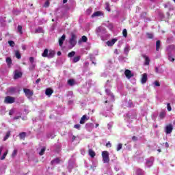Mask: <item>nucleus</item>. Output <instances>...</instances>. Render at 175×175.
Instances as JSON below:
<instances>
[{"label": "nucleus", "mask_w": 175, "mask_h": 175, "mask_svg": "<svg viewBox=\"0 0 175 175\" xmlns=\"http://www.w3.org/2000/svg\"><path fill=\"white\" fill-rule=\"evenodd\" d=\"M103 161L104 163H109L110 161V158L109 157V152L103 151L102 152Z\"/></svg>", "instance_id": "1"}, {"label": "nucleus", "mask_w": 175, "mask_h": 175, "mask_svg": "<svg viewBox=\"0 0 175 175\" xmlns=\"http://www.w3.org/2000/svg\"><path fill=\"white\" fill-rule=\"evenodd\" d=\"M16 101V98L14 97L8 96L5 98L4 103H6L7 105H12V103H14Z\"/></svg>", "instance_id": "2"}, {"label": "nucleus", "mask_w": 175, "mask_h": 175, "mask_svg": "<svg viewBox=\"0 0 175 175\" xmlns=\"http://www.w3.org/2000/svg\"><path fill=\"white\" fill-rule=\"evenodd\" d=\"M77 37L75 34L71 35V38L69 40V44H70L71 47H75L77 42L76 41Z\"/></svg>", "instance_id": "3"}, {"label": "nucleus", "mask_w": 175, "mask_h": 175, "mask_svg": "<svg viewBox=\"0 0 175 175\" xmlns=\"http://www.w3.org/2000/svg\"><path fill=\"white\" fill-rule=\"evenodd\" d=\"M23 92L25 94V96H27V98H28V99H31V98L33 96V91L29 89L24 88Z\"/></svg>", "instance_id": "4"}, {"label": "nucleus", "mask_w": 175, "mask_h": 175, "mask_svg": "<svg viewBox=\"0 0 175 175\" xmlns=\"http://www.w3.org/2000/svg\"><path fill=\"white\" fill-rule=\"evenodd\" d=\"M172 132H173V125L172 124H170L165 127V133H167V135H169Z\"/></svg>", "instance_id": "5"}, {"label": "nucleus", "mask_w": 175, "mask_h": 175, "mask_svg": "<svg viewBox=\"0 0 175 175\" xmlns=\"http://www.w3.org/2000/svg\"><path fill=\"white\" fill-rule=\"evenodd\" d=\"M142 58H144V59H145L144 65L146 66H148V65H150V62L151 61L150 59V57H148V56H147L146 54H142Z\"/></svg>", "instance_id": "6"}, {"label": "nucleus", "mask_w": 175, "mask_h": 175, "mask_svg": "<svg viewBox=\"0 0 175 175\" xmlns=\"http://www.w3.org/2000/svg\"><path fill=\"white\" fill-rule=\"evenodd\" d=\"M124 75L127 79H131V77H133V74H132V71H131V70H126L124 71Z\"/></svg>", "instance_id": "7"}, {"label": "nucleus", "mask_w": 175, "mask_h": 175, "mask_svg": "<svg viewBox=\"0 0 175 175\" xmlns=\"http://www.w3.org/2000/svg\"><path fill=\"white\" fill-rule=\"evenodd\" d=\"M23 76V72H18V70H15V74L14 75V80H17V79H20Z\"/></svg>", "instance_id": "8"}, {"label": "nucleus", "mask_w": 175, "mask_h": 175, "mask_svg": "<svg viewBox=\"0 0 175 175\" xmlns=\"http://www.w3.org/2000/svg\"><path fill=\"white\" fill-rule=\"evenodd\" d=\"M90 120L89 117H87V115H83L80 120L79 124H85V121H88Z\"/></svg>", "instance_id": "9"}, {"label": "nucleus", "mask_w": 175, "mask_h": 175, "mask_svg": "<svg viewBox=\"0 0 175 175\" xmlns=\"http://www.w3.org/2000/svg\"><path fill=\"white\" fill-rule=\"evenodd\" d=\"M65 39H66V36L64 34L61 36V38L59 39V46L60 47H62V45L64 44V42H65Z\"/></svg>", "instance_id": "10"}, {"label": "nucleus", "mask_w": 175, "mask_h": 175, "mask_svg": "<svg viewBox=\"0 0 175 175\" xmlns=\"http://www.w3.org/2000/svg\"><path fill=\"white\" fill-rule=\"evenodd\" d=\"M53 92H54V90H53V89L48 88L45 90V95H46L47 96H51Z\"/></svg>", "instance_id": "11"}, {"label": "nucleus", "mask_w": 175, "mask_h": 175, "mask_svg": "<svg viewBox=\"0 0 175 175\" xmlns=\"http://www.w3.org/2000/svg\"><path fill=\"white\" fill-rule=\"evenodd\" d=\"M147 73H144L142 75V79H141V83L142 84H146L147 83Z\"/></svg>", "instance_id": "12"}, {"label": "nucleus", "mask_w": 175, "mask_h": 175, "mask_svg": "<svg viewBox=\"0 0 175 175\" xmlns=\"http://www.w3.org/2000/svg\"><path fill=\"white\" fill-rule=\"evenodd\" d=\"M99 16H103V13L100 11H97L92 14V18H94V17H99Z\"/></svg>", "instance_id": "13"}, {"label": "nucleus", "mask_w": 175, "mask_h": 175, "mask_svg": "<svg viewBox=\"0 0 175 175\" xmlns=\"http://www.w3.org/2000/svg\"><path fill=\"white\" fill-rule=\"evenodd\" d=\"M116 42H117V39L113 38L111 41H107V46H111L114 45Z\"/></svg>", "instance_id": "14"}, {"label": "nucleus", "mask_w": 175, "mask_h": 175, "mask_svg": "<svg viewBox=\"0 0 175 175\" xmlns=\"http://www.w3.org/2000/svg\"><path fill=\"white\" fill-rule=\"evenodd\" d=\"M35 33H44V30H43V27H38L35 30Z\"/></svg>", "instance_id": "15"}, {"label": "nucleus", "mask_w": 175, "mask_h": 175, "mask_svg": "<svg viewBox=\"0 0 175 175\" xmlns=\"http://www.w3.org/2000/svg\"><path fill=\"white\" fill-rule=\"evenodd\" d=\"M88 152H89V155H90V157H91V158H95V155H96V154L92 149H89Z\"/></svg>", "instance_id": "16"}, {"label": "nucleus", "mask_w": 175, "mask_h": 175, "mask_svg": "<svg viewBox=\"0 0 175 175\" xmlns=\"http://www.w3.org/2000/svg\"><path fill=\"white\" fill-rule=\"evenodd\" d=\"M54 55H55V51H49L48 53V58H54Z\"/></svg>", "instance_id": "17"}, {"label": "nucleus", "mask_w": 175, "mask_h": 175, "mask_svg": "<svg viewBox=\"0 0 175 175\" xmlns=\"http://www.w3.org/2000/svg\"><path fill=\"white\" fill-rule=\"evenodd\" d=\"M68 84L70 87H73V85H75L76 84V82L75 81V79H71L68 80Z\"/></svg>", "instance_id": "18"}, {"label": "nucleus", "mask_w": 175, "mask_h": 175, "mask_svg": "<svg viewBox=\"0 0 175 175\" xmlns=\"http://www.w3.org/2000/svg\"><path fill=\"white\" fill-rule=\"evenodd\" d=\"M42 57H44V58H46V57H49V49H45L44 50V52L42 54Z\"/></svg>", "instance_id": "19"}, {"label": "nucleus", "mask_w": 175, "mask_h": 175, "mask_svg": "<svg viewBox=\"0 0 175 175\" xmlns=\"http://www.w3.org/2000/svg\"><path fill=\"white\" fill-rule=\"evenodd\" d=\"M159 49H161V40H157L156 42V51H159Z\"/></svg>", "instance_id": "20"}, {"label": "nucleus", "mask_w": 175, "mask_h": 175, "mask_svg": "<svg viewBox=\"0 0 175 175\" xmlns=\"http://www.w3.org/2000/svg\"><path fill=\"white\" fill-rule=\"evenodd\" d=\"M27 136V133L25 132H22L19 133V137L20 139H25V137Z\"/></svg>", "instance_id": "21"}, {"label": "nucleus", "mask_w": 175, "mask_h": 175, "mask_svg": "<svg viewBox=\"0 0 175 175\" xmlns=\"http://www.w3.org/2000/svg\"><path fill=\"white\" fill-rule=\"evenodd\" d=\"M17 31H18V33H20V35H23V26L18 25Z\"/></svg>", "instance_id": "22"}, {"label": "nucleus", "mask_w": 175, "mask_h": 175, "mask_svg": "<svg viewBox=\"0 0 175 175\" xmlns=\"http://www.w3.org/2000/svg\"><path fill=\"white\" fill-rule=\"evenodd\" d=\"M80 56H76L73 58L72 62L73 64H76L77 62H79V61H80Z\"/></svg>", "instance_id": "23"}, {"label": "nucleus", "mask_w": 175, "mask_h": 175, "mask_svg": "<svg viewBox=\"0 0 175 175\" xmlns=\"http://www.w3.org/2000/svg\"><path fill=\"white\" fill-rule=\"evenodd\" d=\"M15 57L18 59H20L21 58V54L20 53L19 51H15Z\"/></svg>", "instance_id": "24"}, {"label": "nucleus", "mask_w": 175, "mask_h": 175, "mask_svg": "<svg viewBox=\"0 0 175 175\" xmlns=\"http://www.w3.org/2000/svg\"><path fill=\"white\" fill-rule=\"evenodd\" d=\"M34 61H35V58H33V57H29V62L30 64H31L33 69L35 68V65H33Z\"/></svg>", "instance_id": "25"}, {"label": "nucleus", "mask_w": 175, "mask_h": 175, "mask_svg": "<svg viewBox=\"0 0 175 175\" xmlns=\"http://www.w3.org/2000/svg\"><path fill=\"white\" fill-rule=\"evenodd\" d=\"M131 50V48H129V46H125L124 48V53L126 54V55H128V54H129V51Z\"/></svg>", "instance_id": "26"}, {"label": "nucleus", "mask_w": 175, "mask_h": 175, "mask_svg": "<svg viewBox=\"0 0 175 175\" xmlns=\"http://www.w3.org/2000/svg\"><path fill=\"white\" fill-rule=\"evenodd\" d=\"M76 55V52L75 51H71L68 54V58H72V57H75V55Z\"/></svg>", "instance_id": "27"}, {"label": "nucleus", "mask_w": 175, "mask_h": 175, "mask_svg": "<svg viewBox=\"0 0 175 175\" xmlns=\"http://www.w3.org/2000/svg\"><path fill=\"white\" fill-rule=\"evenodd\" d=\"M166 116V112L165 111H162L159 114V117L161 120H163V118H165V116Z\"/></svg>", "instance_id": "28"}, {"label": "nucleus", "mask_w": 175, "mask_h": 175, "mask_svg": "<svg viewBox=\"0 0 175 175\" xmlns=\"http://www.w3.org/2000/svg\"><path fill=\"white\" fill-rule=\"evenodd\" d=\"M167 49L169 50V51H174L175 50V45L174 44L170 45L168 46Z\"/></svg>", "instance_id": "29"}, {"label": "nucleus", "mask_w": 175, "mask_h": 175, "mask_svg": "<svg viewBox=\"0 0 175 175\" xmlns=\"http://www.w3.org/2000/svg\"><path fill=\"white\" fill-rule=\"evenodd\" d=\"M8 137H10V131H8L5 134V136L4 137V142H5V140H8Z\"/></svg>", "instance_id": "30"}, {"label": "nucleus", "mask_w": 175, "mask_h": 175, "mask_svg": "<svg viewBox=\"0 0 175 175\" xmlns=\"http://www.w3.org/2000/svg\"><path fill=\"white\" fill-rule=\"evenodd\" d=\"M6 62H7L8 66H10V65H12V58L7 57L6 58Z\"/></svg>", "instance_id": "31"}, {"label": "nucleus", "mask_w": 175, "mask_h": 175, "mask_svg": "<svg viewBox=\"0 0 175 175\" xmlns=\"http://www.w3.org/2000/svg\"><path fill=\"white\" fill-rule=\"evenodd\" d=\"M105 5H106V7H105V9H106V10H107V12H110V3H109V2H106L105 3Z\"/></svg>", "instance_id": "32"}, {"label": "nucleus", "mask_w": 175, "mask_h": 175, "mask_svg": "<svg viewBox=\"0 0 175 175\" xmlns=\"http://www.w3.org/2000/svg\"><path fill=\"white\" fill-rule=\"evenodd\" d=\"M18 151L17 150V149H14L12 152V158H14L16 155H17V152Z\"/></svg>", "instance_id": "33"}, {"label": "nucleus", "mask_w": 175, "mask_h": 175, "mask_svg": "<svg viewBox=\"0 0 175 175\" xmlns=\"http://www.w3.org/2000/svg\"><path fill=\"white\" fill-rule=\"evenodd\" d=\"M45 151H46V148H42L39 152V155H40V156L44 155Z\"/></svg>", "instance_id": "34"}, {"label": "nucleus", "mask_w": 175, "mask_h": 175, "mask_svg": "<svg viewBox=\"0 0 175 175\" xmlns=\"http://www.w3.org/2000/svg\"><path fill=\"white\" fill-rule=\"evenodd\" d=\"M50 6V0H46L44 4V8H49Z\"/></svg>", "instance_id": "35"}, {"label": "nucleus", "mask_w": 175, "mask_h": 175, "mask_svg": "<svg viewBox=\"0 0 175 175\" xmlns=\"http://www.w3.org/2000/svg\"><path fill=\"white\" fill-rule=\"evenodd\" d=\"M81 40H82V42L85 43L88 40V38H87V36H83L82 38H81Z\"/></svg>", "instance_id": "36"}, {"label": "nucleus", "mask_w": 175, "mask_h": 175, "mask_svg": "<svg viewBox=\"0 0 175 175\" xmlns=\"http://www.w3.org/2000/svg\"><path fill=\"white\" fill-rule=\"evenodd\" d=\"M122 35L124 38H126V36H128V31H126V29H124L123 30Z\"/></svg>", "instance_id": "37"}, {"label": "nucleus", "mask_w": 175, "mask_h": 175, "mask_svg": "<svg viewBox=\"0 0 175 175\" xmlns=\"http://www.w3.org/2000/svg\"><path fill=\"white\" fill-rule=\"evenodd\" d=\"M146 165L148 166V167H151V166L152 165V161L148 160L146 161Z\"/></svg>", "instance_id": "38"}, {"label": "nucleus", "mask_w": 175, "mask_h": 175, "mask_svg": "<svg viewBox=\"0 0 175 175\" xmlns=\"http://www.w3.org/2000/svg\"><path fill=\"white\" fill-rule=\"evenodd\" d=\"M105 92H106L107 95H108V96H110L111 94H112L110 89H105Z\"/></svg>", "instance_id": "39"}, {"label": "nucleus", "mask_w": 175, "mask_h": 175, "mask_svg": "<svg viewBox=\"0 0 175 175\" xmlns=\"http://www.w3.org/2000/svg\"><path fill=\"white\" fill-rule=\"evenodd\" d=\"M6 155H8V150L3 154V156L1 158V160L3 161V159H5V158H6Z\"/></svg>", "instance_id": "40"}, {"label": "nucleus", "mask_w": 175, "mask_h": 175, "mask_svg": "<svg viewBox=\"0 0 175 175\" xmlns=\"http://www.w3.org/2000/svg\"><path fill=\"white\" fill-rule=\"evenodd\" d=\"M167 109L168 111H172V106H170V103H167Z\"/></svg>", "instance_id": "41"}, {"label": "nucleus", "mask_w": 175, "mask_h": 175, "mask_svg": "<svg viewBox=\"0 0 175 175\" xmlns=\"http://www.w3.org/2000/svg\"><path fill=\"white\" fill-rule=\"evenodd\" d=\"M8 44H9V45L11 46V47H14V41H12V40H10V41H8Z\"/></svg>", "instance_id": "42"}, {"label": "nucleus", "mask_w": 175, "mask_h": 175, "mask_svg": "<svg viewBox=\"0 0 175 175\" xmlns=\"http://www.w3.org/2000/svg\"><path fill=\"white\" fill-rule=\"evenodd\" d=\"M146 35L148 39H152V38H154V36L152 35V33H147Z\"/></svg>", "instance_id": "43"}, {"label": "nucleus", "mask_w": 175, "mask_h": 175, "mask_svg": "<svg viewBox=\"0 0 175 175\" xmlns=\"http://www.w3.org/2000/svg\"><path fill=\"white\" fill-rule=\"evenodd\" d=\"M121 148H122V144H119L118 145V147H117V148H116V150H117V151H120V150H121Z\"/></svg>", "instance_id": "44"}, {"label": "nucleus", "mask_w": 175, "mask_h": 175, "mask_svg": "<svg viewBox=\"0 0 175 175\" xmlns=\"http://www.w3.org/2000/svg\"><path fill=\"white\" fill-rule=\"evenodd\" d=\"M74 128H75V129H80V128H81V125L79 124H75Z\"/></svg>", "instance_id": "45"}, {"label": "nucleus", "mask_w": 175, "mask_h": 175, "mask_svg": "<svg viewBox=\"0 0 175 175\" xmlns=\"http://www.w3.org/2000/svg\"><path fill=\"white\" fill-rule=\"evenodd\" d=\"M154 85H155L156 87H161V83H159V81H154Z\"/></svg>", "instance_id": "46"}, {"label": "nucleus", "mask_w": 175, "mask_h": 175, "mask_svg": "<svg viewBox=\"0 0 175 175\" xmlns=\"http://www.w3.org/2000/svg\"><path fill=\"white\" fill-rule=\"evenodd\" d=\"M51 162L52 163L55 162V163H59V159L57 158V159H54L53 161H52Z\"/></svg>", "instance_id": "47"}, {"label": "nucleus", "mask_w": 175, "mask_h": 175, "mask_svg": "<svg viewBox=\"0 0 175 175\" xmlns=\"http://www.w3.org/2000/svg\"><path fill=\"white\" fill-rule=\"evenodd\" d=\"M168 59H169V61H170L171 62H174V58L172 57V56H169V57H168Z\"/></svg>", "instance_id": "48"}, {"label": "nucleus", "mask_w": 175, "mask_h": 175, "mask_svg": "<svg viewBox=\"0 0 175 175\" xmlns=\"http://www.w3.org/2000/svg\"><path fill=\"white\" fill-rule=\"evenodd\" d=\"M132 140H133V142H137V137L133 136L132 137Z\"/></svg>", "instance_id": "49"}, {"label": "nucleus", "mask_w": 175, "mask_h": 175, "mask_svg": "<svg viewBox=\"0 0 175 175\" xmlns=\"http://www.w3.org/2000/svg\"><path fill=\"white\" fill-rule=\"evenodd\" d=\"M15 91H16V88H10V92H14Z\"/></svg>", "instance_id": "50"}, {"label": "nucleus", "mask_w": 175, "mask_h": 175, "mask_svg": "<svg viewBox=\"0 0 175 175\" xmlns=\"http://www.w3.org/2000/svg\"><path fill=\"white\" fill-rule=\"evenodd\" d=\"M40 81H42V79H40V78H38V79L36 81V84H39Z\"/></svg>", "instance_id": "51"}, {"label": "nucleus", "mask_w": 175, "mask_h": 175, "mask_svg": "<svg viewBox=\"0 0 175 175\" xmlns=\"http://www.w3.org/2000/svg\"><path fill=\"white\" fill-rule=\"evenodd\" d=\"M106 147H111V144H110V142L107 143Z\"/></svg>", "instance_id": "52"}, {"label": "nucleus", "mask_w": 175, "mask_h": 175, "mask_svg": "<svg viewBox=\"0 0 175 175\" xmlns=\"http://www.w3.org/2000/svg\"><path fill=\"white\" fill-rule=\"evenodd\" d=\"M109 96H111L112 100H114V94L113 93Z\"/></svg>", "instance_id": "53"}, {"label": "nucleus", "mask_w": 175, "mask_h": 175, "mask_svg": "<svg viewBox=\"0 0 175 175\" xmlns=\"http://www.w3.org/2000/svg\"><path fill=\"white\" fill-rule=\"evenodd\" d=\"M76 140V136L73 135L72 136V142H75Z\"/></svg>", "instance_id": "54"}, {"label": "nucleus", "mask_w": 175, "mask_h": 175, "mask_svg": "<svg viewBox=\"0 0 175 175\" xmlns=\"http://www.w3.org/2000/svg\"><path fill=\"white\" fill-rule=\"evenodd\" d=\"M155 70H156V73H158V72H159L158 67H155Z\"/></svg>", "instance_id": "55"}, {"label": "nucleus", "mask_w": 175, "mask_h": 175, "mask_svg": "<svg viewBox=\"0 0 175 175\" xmlns=\"http://www.w3.org/2000/svg\"><path fill=\"white\" fill-rule=\"evenodd\" d=\"M0 155H2V147L0 148Z\"/></svg>", "instance_id": "56"}, {"label": "nucleus", "mask_w": 175, "mask_h": 175, "mask_svg": "<svg viewBox=\"0 0 175 175\" xmlns=\"http://www.w3.org/2000/svg\"><path fill=\"white\" fill-rule=\"evenodd\" d=\"M61 54H62V53H61V51H58V52H57V55H61Z\"/></svg>", "instance_id": "57"}, {"label": "nucleus", "mask_w": 175, "mask_h": 175, "mask_svg": "<svg viewBox=\"0 0 175 175\" xmlns=\"http://www.w3.org/2000/svg\"><path fill=\"white\" fill-rule=\"evenodd\" d=\"M22 49H23V50H26L25 46L23 45V46H22Z\"/></svg>", "instance_id": "58"}, {"label": "nucleus", "mask_w": 175, "mask_h": 175, "mask_svg": "<svg viewBox=\"0 0 175 175\" xmlns=\"http://www.w3.org/2000/svg\"><path fill=\"white\" fill-rule=\"evenodd\" d=\"M68 2V0H63V3H66Z\"/></svg>", "instance_id": "59"}, {"label": "nucleus", "mask_w": 175, "mask_h": 175, "mask_svg": "<svg viewBox=\"0 0 175 175\" xmlns=\"http://www.w3.org/2000/svg\"><path fill=\"white\" fill-rule=\"evenodd\" d=\"M157 151H158V152H162V150L161 149H158Z\"/></svg>", "instance_id": "60"}, {"label": "nucleus", "mask_w": 175, "mask_h": 175, "mask_svg": "<svg viewBox=\"0 0 175 175\" xmlns=\"http://www.w3.org/2000/svg\"><path fill=\"white\" fill-rule=\"evenodd\" d=\"M166 147H169V144L167 142L165 143Z\"/></svg>", "instance_id": "61"}, {"label": "nucleus", "mask_w": 175, "mask_h": 175, "mask_svg": "<svg viewBox=\"0 0 175 175\" xmlns=\"http://www.w3.org/2000/svg\"><path fill=\"white\" fill-rule=\"evenodd\" d=\"M98 126H99V124H96V128H98Z\"/></svg>", "instance_id": "62"}, {"label": "nucleus", "mask_w": 175, "mask_h": 175, "mask_svg": "<svg viewBox=\"0 0 175 175\" xmlns=\"http://www.w3.org/2000/svg\"><path fill=\"white\" fill-rule=\"evenodd\" d=\"M108 103L109 101L107 100L105 101V103Z\"/></svg>", "instance_id": "63"}, {"label": "nucleus", "mask_w": 175, "mask_h": 175, "mask_svg": "<svg viewBox=\"0 0 175 175\" xmlns=\"http://www.w3.org/2000/svg\"><path fill=\"white\" fill-rule=\"evenodd\" d=\"M92 64H94V65H96V63L93 62Z\"/></svg>", "instance_id": "64"}]
</instances>
